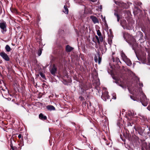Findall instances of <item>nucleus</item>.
Here are the masks:
<instances>
[{
  "label": "nucleus",
  "mask_w": 150,
  "mask_h": 150,
  "mask_svg": "<svg viewBox=\"0 0 150 150\" xmlns=\"http://www.w3.org/2000/svg\"><path fill=\"white\" fill-rule=\"evenodd\" d=\"M39 118L41 120H45L47 119V117L46 116H44L42 113H40L39 115Z\"/></svg>",
  "instance_id": "15"
},
{
  "label": "nucleus",
  "mask_w": 150,
  "mask_h": 150,
  "mask_svg": "<svg viewBox=\"0 0 150 150\" xmlns=\"http://www.w3.org/2000/svg\"><path fill=\"white\" fill-rule=\"evenodd\" d=\"M120 86L121 87H122V88H126V87H125V86H121V85H120Z\"/></svg>",
  "instance_id": "36"
},
{
  "label": "nucleus",
  "mask_w": 150,
  "mask_h": 150,
  "mask_svg": "<svg viewBox=\"0 0 150 150\" xmlns=\"http://www.w3.org/2000/svg\"><path fill=\"white\" fill-rule=\"evenodd\" d=\"M123 37L126 41L130 44H132L135 42V40L133 37L127 33H125Z\"/></svg>",
  "instance_id": "2"
},
{
  "label": "nucleus",
  "mask_w": 150,
  "mask_h": 150,
  "mask_svg": "<svg viewBox=\"0 0 150 150\" xmlns=\"http://www.w3.org/2000/svg\"><path fill=\"white\" fill-rule=\"evenodd\" d=\"M0 28L1 29V32L4 34L6 31V23L5 21H3L0 23Z\"/></svg>",
  "instance_id": "3"
},
{
  "label": "nucleus",
  "mask_w": 150,
  "mask_h": 150,
  "mask_svg": "<svg viewBox=\"0 0 150 150\" xmlns=\"http://www.w3.org/2000/svg\"><path fill=\"white\" fill-rule=\"evenodd\" d=\"M63 11L66 14H68L69 11L68 8H67V6H64V9H63Z\"/></svg>",
  "instance_id": "16"
},
{
  "label": "nucleus",
  "mask_w": 150,
  "mask_h": 150,
  "mask_svg": "<svg viewBox=\"0 0 150 150\" xmlns=\"http://www.w3.org/2000/svg\"><path fill=\"white\" fill-rule=\"evenodd\" d=\"M97 0H94L92 1H93V2H95V1H97Z\"/></svg>",
  "instance_id": "38"
},
{
  "label": "nucleus",
  "mask_w": 150,
  "mask_h": 150,
  "mask_svg": "<svg viewBox=\"0 0 150 150\" xmlns=\"http://www.w3.org/2000/svg\"><path fill=\"white\" fill-rule=\"evenodd\" d=\"M79 149V150H81V149Z\"/></svg>",
  "instance_id": "40"
},
{
  "label": "nucleus",
  "mask_w": 150,
  "mask_h": 150,
  "mask_svg": "<svg viewBox=\"0 0 150 150\" xmlns=\"http://www.w3.org/2000/svg\"><path fill=\"white\" fill-rule=\"evenodd\" d=\"M131 98L132 99V97H131Z\"/></svg>",
  "instance_id": "44"
},
{
  "label": "nucleus",
  "mask_w": 150,
  "mask_h": 150,
  "mask_svg": "<svg viewBox=\"0 0 150 150\" xmlns=\"http://www.w3.org/2000/svg\"><path fill=\"white\" fill-rule=\"evenodd\" d=\"M90 18L92 19L93 22L94 24L98 23V20L96 17L93 16H91Z\"/></svg>",
  "instance_id": "10"
},
{
  "label": "nucleus",
  "mask_w": 150,
  "mask_h": 150,
  "mask_svg": "<svg viewBox=\"0 0 150 150\" xmlns=\"http://www.w3.org/2000/svg\"><path fill=\"white\" fill-rule=\"evenodd\" d=\"M112 43V41L111 40H109L108 41V43L109 44H110V45Z\"/></svg>",
  "instance_id": "31"
},
{
  "label": "nucleus",
  "mask_w": 150,
  "mask_h": 150,
  "mask_svg": "<svg viewBox=\"0 0 150 150\" xmlns=\"http://www.w3.org/2000/svg\"><path fill=\"white\" fill-rule=\"evenodd\" d=\"M21 136H22V135L21 134H19L18 135V137L19 138H21Z\"/></svg>",
  "instance_id": "33"
},
{
  "label": "nucleus",
  "mask_w": 150,
  "mask_h": 150,
  "mask_svg": "<svg viewBox=\"0 0 150 150\" xmlns=\"http://www.w3.org/2000/svg\"><path fill=\"white\" fill-rule=\"evenodd\" d=\"M122 26L123 27H124V25H122Z\"/></svg>",
  "instance_id": "41"
},
{
  "label": "nucleus",
  "mask_w": 150,
  "mask_h": 150,
  "mask_svg": "<svg viewBox=\"0 0 150 150\" xmlns=\"http://www.w3.org/2000/svg\"><path fill=\"white\" fill-rule=\"evenodd\" d=\"M97 34L99 37H100L102 36L101 33L99 30H98L97 31Z\"/></svg>",
  "instance_id": "21"
},
{
  "label": "nucleus",
  "mask_w": 150,
  "mask_h": 150,
  "mask_svg": "<svg viewBox=\"0 0 150 150\" xmlns=\"http://www.w3.org/2000/svg\"><path fill=\"white\" fill-rule=\"evenodd\" d=\"M46 108L47 109L50 111L54 110H55V108L52 105H48L47 106Z\"/></svg>",
  "instance_id": "12"
},
{
  "label": "nucleus",
  "mask_w": 150,
  "mask_h": 150,
  "mask_svg": "<svg viewBox=\"0 0 150 150\" xmlns=\"http://www.w3.org/2000/svg\"><path fill=\"white\" fill-rule=\"evenodd\" d=\"M42 53V50L41 49H39L38 51V55L40 56Z\"/></svg>",
  "instance_id": "22"
},
{
  "label": "nucleus",
  "mask_w": 150,
  "mask_h": 150,
  "mask_svg": "<svg viewBox=\"0 0 150 150\" xmlns=\"http://www.w3.org/2000/svg\"><path fill=\"white\" fill-rule=\"evenodd\" d=\"M139 85L140 86H142V87L143 86V84L142 83H139Z\"/></svg>",
  "instance_id": "32"
},
{
  "label": "nucleus",
  "mask_w": 150,
  "mask_h": 150,
  "mask_svg": "<svg viewBox=\"0 0 150 150\" xmlns=\"http://www.w3.org/2000/svg\"><path fill=\"white\" fill-rule=\"evenodd\" d=\"M115 60L116 62L117 63H118L119 62H120V63H121V62L120 61V60L119 58H118L117 57L116 58Z\"/></svg>",
  "instance_id": "25"
},
{
  "label": "nucleus",
  "mask_w": 150,
  "mask_h": 150,
  "mask_svg": "<svg viewBox=\"0 0 150 150\" xmlns=\"http://www.w3.org/2000/svg\"><path fill=\"white\" fill-rule=\"evenodd\" d=\"M124 61L125 62V63L128 66H130L132 64V63L131 61L128 58H127V59H126V60H125Z\"/></svg>",
  "instance_id": "11"
},
{
  "label": "nucleus",
  "mask_w": 150,
  "mask_h": 150,
  "mask_svg": "<svg viewBox=\"0 0 150 150\" xmlns=\"http://www.w3.org/2000/svg\"><path fill=\"white\" fill-rule=\"evenodd\" d=\"M146 51L147 52L148 54V57L147 58L148 62L147 64L149 65H150V49H146Z\"/></svg>",
  "instance_id": "9"
},
{
  "label": "nucleus",
  "mask_w": 150,
  "mask_h": 150,
  "mask_svg": "<svg viewBox=\"0 0 150 150\" xmlns=\"http://www.w3.org/2000/svg\"><path fill=\"white\" fill-rule=\"evenodd\" d=\"M11 150H14V149H13V147L12 146H11Z\"/></svg>",
  "instance_id": "35"
},
{
  "label": "nucleus",
  "mask_w": 150,
  "mask_h": 150,
  "mask_svg": "<svg viewBox=\"0 0 150 150\" xmlns=\"http://www.w3.org/2000/svg\"><path fill=\"white\" fill-rule=\"evenodd\" d=\"M107 43L106 42H104V45L105 46V49L106 50H107V48L106 47L105 45H107Z\"/></svg>",
  "instance_id": "30"
},
{
  "label": "nucleus",
  "mask_w": 150,
  "mask_h": 150,
  "mask_svg": "<svg viewBox=\"0 0 150 150\" xmlns=\"http://www.w3.org/2000/svg\"><path fill=\"white\" fill-rule=\"evenodd\" d=\"M98 63L100 64L101 61V58L100 57V55L99 54L98 55Z\"/></svg>",
  "instance_id": "24"
},
{
  "label": "nucleus",
  "mask_w": 150,
  "mask_h": 150,
  "mask_svg": "<svg viewBox=\"0 0 150 150\" xmlns=\"http://www.w3.org/2000/svg\"><path fill=\"white\" fill-rule=\"evenodd\" d=\"M5 49L6 51L7 52H9L11 51V49L10 46L8 45H6L5 47Z\"/></svg>",
  "instance_id": "17"
},
{
  "label": "nucleus",
  "mask_w": 150,
  "mask_h": 150,
  "mask_svg": "<svg viewBox=\"0 0 150 150\" xmlns=\"http://www.w3.org/2000/svg\"><path fill=\"white\" fill-rule=\"evenodd\" d=\"M115 15L116 16L117 18V21L119 22V20L120 19V17L116 13H114Z\"/></svg>",
  "instance_id": "20"
},
{
  "label": "nucleus",
  "mask_w": 150,
  "mask_h": 150,
  "mask_svg": "<svg viewBox=\"0 0 150 150\" xmlns=\"http://www.w3.org/2000/svg\"><path fill=\"white\" fill-rule=\"evenodd\" d=\"M135 130L136 131V130H137L136 129V128H135Z\"/></svg>",
  "instance_id": "42"
},
{
  "label": "nucleus",
  "mask_w": 150,
  "mask_h": 150,
  "mask_svg": "<svg viewBox=\"0 0 150 150\" xmlns=\"http://www.w3.org/2000/svg\"><path fill=\"white\" fill-rule=\"evenodd\" d=\"M90 146V144H89L88 145V146Z\"/></svg>",
  "instance_id": "39"
},
{
  "label": "nucleus",
  "mask_w": 150,
  "mask_h": 150,
  "mask_svg": "<svg viewBox=\"0 0 150 150\" xmlns=\"http://www.w3.org/2000/svg\"><path fill=\"white\" fill-rule=\"evenodd\" d=\"M128 114L130 116L133 117L134 115V113L131 112L130 111H128Z\"/></svg>",
  "instance_id": "19"
},
{
  "label": "nucleus",
  "mask_w": 150,
  "mask_h": 150,
  "mask_svg": "<svg viewBox=\"0 0 150 150\" xmlns=\"http://www.w3.org/2000/svg\"><path fill=\"white\" fill-rule=\"evenodd\" d=\"M113 98L115 99H116V96H113Z\"/></svg>",
  "instance_id": "37"
},
{
  "label": "nucleus",
  "mask_w": 150,
  "mask_h": 150,
  "mask_svg": "<svg viewBox=\"0 0 150 150\" xmlns=\"http://www.w3.org/2000/svg\"><path fill=\"white\" fill-rule=\"evenodd\" d=\"M96 38L97 40L98 43H100V40H99L98 37L97 36H96Z\"/></svg>",
  "instance_id": "28"
},
{
  "label": "nucleus",
  "mask_w": 150,
  "mask_h": 150,
  "mask_svg": "<svg viewBox=\"0 0 150 150\" xmlns=\"http://www.w3.org/2000/svg\"><path fill=\"white\" fill-rule=\"evenodd\" d=\"M135 4L136 5H137V6H140V7H141V6L142 5V3L141 2H136L135 3Z\"/></svg>",
  "instance_id": "18"
},
{
  "label": "nucleus",
  "mask_w": 150,
  "mask_h": 150,
  "mask_svg": "<svg viewBox=\"0 0 150 150\" xmlns=\"http://www.w3.org/2000/svg\"><path fill=\"white\" fill-rule=\"evenodd\" d=\"M95 61L96 62H97L98 61V58L96 56H95L94 58Z\"/></svg>",
  "instance_id": "29"
},
{
  "label": "nucleus",
  "mask_w": 150,
  "mask_h": 150,
  "mask_svg": "<svg viewBox=\"0 0 150 150\" xmlns=\"http://www.w3.org/2000/svg\"><path fill=\"white\" fill-rule=\"evenodd\" d=\"M73 49V48L70 47L69 45H67L66 46V50L67 52H69L71 51Z\"/></svg>",
  "instance_id": "13"
},
{
  "label": "nucleus",
  "mask_w": 150,
  "mask_h": 150,
  "mask_svg": "<svg viewBox=\"0 0 150 150\" xmlns=\"http://www.w3.org/2000/svg\"><path fill=\"white\" fill-rule=\"evenodd\" d=\"M99 39L100 42H102L103 41V38L102 37V36L99 37Z\"/></svg>",
  "instance_id": "27"
},
{
  "label": "nucleus",
  "mask_w": 150,
  "mask_h": 150,
  "mask_svg": "<svg viewBox=\"0 0 150 150\" xmlns=\"http://www.w3.org/2000/svg\"><path fill=\"white\" fill-rule=\"evenodd\" d=\"M115 3L120 7L123 8H127V5L125 3L120 1H115Z\"/></svg>",
  "instance_id": "5"
},
{
  "label": "nucleus",
  "mask_w": 150,
  "mask_h": 150,
  "mask_svg": "<svg viewBox=\"0 0 150 150\" xmlns=\"http://www.w3.org/2000/svg\"><path fill=\"white\" fill-rule=\"evenodd\" d=\"M57 71V68L54 65L53 67L51 69H50V71L51 74L53 75H54Z\"/></svg>",
  "instance_id": "8"
},
{
  "label": "nucleus",
  "mask_w": 150,
  "mask_h": 150,
  "mask_svg": "<svg viewBox=\"0 0 150 150\" xmlns=\"http://www.w3.org/2000/svg\"><path fill=\"white\" fill-rule=\"evenodd\" d=\"M0 56L2 57L5 60L8 61L9 60V58L7 54L4 52H1L0 53Z\"/></svg>",
  "instance_id": "6"
},
{
  "label": "nucleus",
  "mask_w": 150,
  "mask_h": 150,
  "mask_svg": "<svg viewBox=\"0 0 150 150\" xmlns=\"http://www.w3.org/2000/svg\"><path fill=\"white\" fill-rule=\"evenodd\" d=\"M121 55L123 61L128 58L127 56H126L125 54L122 51L121 52Z\"/></svg>",
  "instance_id": "14"
},
{
  "label": "nucleus",
  "mask_w": 150,
  "mask_h": 150,
  "mask_svg": "<svg viewBox=\"0 0 150 150\" xmlns=\"http://www.w3.org/2000/svg\"><path fill=\"white\" fill-rule=\"evenodd\" d=\"M146 54L144 53H142L139 57H138V59L142 62V63L145 64L146 63L147 59L146 57Z\"/></svg>",
  "instance_id": "4"
},
{
  "label": "nucleus",
  "mask_w": 150,
  "mask_h": 150,
  "mask_svg": "<svg viewBox=\"0 0 150 150\" xmlns=\"http://www.w3.org/2000/svg\"><path fill=\"white\" fill-rule=\"evenodd\" d=\"M47 87V85L45 83L42 84V87L46 88Z\"/></svg>",
  "instance_id": "26"
},
{
  "label": "nucleus",
  "mask_w": 150,
  "mask_h": 150,
  "mask_svg": "<svg viewBox=\"0 0 150 150\" xmlns=\"http://www.w3.org/2000/svg\"><path fill=\"white\" fill-rule=\"evenodd\" d=\"M101 98L102 99L104 98L105 100L107 99H108L109 98V96L108 94V92L106 91H105L102 93V95L101 96Z\"/></svg>",
  "instance_id": "7"
},
{
  "label": "nucleus",
  "mask_w": 150,
  "mask_h": 150,
  "mask_svg": "<svg viewBox=\"0 0 150 150\" xmlns=\"http://www.w3.org/2000/svg\"><path fill=\"white\" fill-rule=\"evenodd\" d=\"M135 92H136L137 95H139L140 96V100L142 105L144 106H146L148 104V100L146 98V96L143 93L142 88H139Z\"/></svg>",
  "instance_id": "1"
},
{
  "label": "nucleus",
  "mask_w": 150,
  "mask_h": 150,
  "mask_svg": "<svg viewBox=\"0 0 150 150\" xmlns=\"http://www.w3.org/2000/svg\"><path fill=\"white\" fill-rule=\"evenodd\" d=\"M113 62H114V59H113Z\"/></svg>",
  "instance_id": "43"
},
{
  "label": "nucleus",
  "mask_w": 150,
  "mask_h": 150,
  "mask_svg": "<svg viewBox=\"0 0 150 150\" xmlns=\"http://www.w3.org/2000/svg\"><path fill=\"white\" fill-rule=\"evenodd\" d=\"M147 109H148L150 110V106H148V107H147Z\"/></svg>",
  "instance_id": "34"
},
{
  "label": "nucleus",
  "mask_w": 150,
  "mask_h": 150,
  "mask_svg": "<svg viewBox=\"0 0 150 150\" xmlns=\"http://www.w3.org/2000/svg\"><path fill=\"white\" fill-rule=\"evenodd\" d=\"M40 75L41 77H42L43 79H45V75L42 73L41 72L40 73Z\"/></svg>",
  "instance_id": "23"
}]
</instances>
